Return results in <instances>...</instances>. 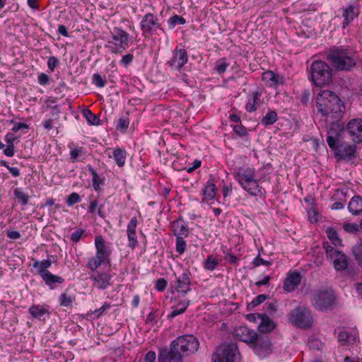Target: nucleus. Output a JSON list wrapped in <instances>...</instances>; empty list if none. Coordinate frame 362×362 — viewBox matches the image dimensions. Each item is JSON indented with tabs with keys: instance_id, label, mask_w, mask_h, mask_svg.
<instances>
[{
	"instance_id": "1",
	"label": "nucleus",
	"mask_w": 362,
	"mask_h": 362,
	"mask_svg": "<svg viewBox=\"0 0 362 362\" xmlns=\"http://www.w3.org/2000/svg\"><path fill=\"white\" fill-rule=\"evenodd\" d=\"M316 106L318 112L327 119H340L345 111V106L339 97L328 90H321L318 93Z\"/></svg>"
},
{
	"instance_id": "2",
	"label": "nucleus",
	"mask_w": 362,
	"mask_h": 362,
	"mask_svg": "<svg viewBox=\"0 0 362 362\" xmlns=\"http://www.w3.org/2000/svg\"><path fill=\"white\" fill-rule=\"evenodd\" d=\"M233 176L241 187L250 195L258 197L264 194V188L259 185L261 178L257 176L255 168H237L234 170Z\"/></svg>"
},
{
	"instance_id": "3",
	"label": "nucleus",
	"mask_w": 362,
	"mask_h": 362,
	"mask_svg": "<svg viewBox=\"0 0 362 362\" xmlns=\"http://www.w3.org/2000/svg\"><path fill=\"white\" fill-rule=\"evenodd\" d=\"M327 59L338 70H350L356 64L354 52L351 49L335 48L327 53Z\"/></svg>"
},
{
	"instance_id": "4",
	"label": "nucleus",
	"mask_w": 362,
	"mask_h": 362,
	"mask_svg": "<svg viewBox=\"0 0 362 362\" xmlns=\"http://www.w3.org/2000/svg\"><path fill=\"white\" fill-rule=\"evenodd\" d=\"M310 73L312 82L316 86L322 87L332 82V69L322 60H316L313 62L310 66Z\"/></svg>"
},
{
	"instance_id": "5",
	"label": "nucleus",
	"mask_w": 362,
	"mask_h": 362,
	"mask_svg": "<svg viewBox=\"0 0 362 362\" xmlns=\"http://www.w3.org/2000/svg\"><path fill=\"white\" fill-rule=\"evenodd\" d=\"M129 38V34L125 30L115 28L105 47L113 54H121L128 47Z\"/></svg>"
},
{
	"instance_id": "6",
	"label": "nucleus",
	"mask_w": 362,
	"mask_h": 362,
	"mask_svg": "<svg viewBox=\"0 0 362 362\" xmlns=\"http://www.w3.org/2000/svg\"><path fill=\"white\" fill-rule=\"evenodd\" d=\"M173 349L178 350L183 356L196 353L199 347L198 339L192 334H184L177 337L171 344Z\"/></svg>"
},
{
	"instance_id": "7",
	"label": "nucleus",
	"mask_w": 362,
	"mask_h": 362,
	"mask_svg": "<svg viewBox=\"0 0 362 362\" xmlns=\"http://www.w3.org/2000/svg\"><path fill=\"white\" fill-rule=\"evenodd\" d=\"M239 358L240 353L235 343L222 344L212 356L214 362H235Z\"/></svg>"
},
{
	"instance_id": "8",
	"label": "nucleus",
	"mask_w": 362,
	"mask_h": 362,
	"mask_svg": "<svg viewBox=\"0 0 362 362\" xmlns=\"http://www.w3.org/2000/svg\"><path fill=\"white\" fill-rule=\"evenodd\" d=\"M95 245L96 254L88 262V267L93 271L96 269L103 264L109 263L110 252L107 250L105 241L101 235L95 237Z\"/></svg>"
},
{
	"instance_id": "9",
	"label": "nucleus",
	"mask_w": 362,
	"mask_h": 362,
	"mask_svg": "<svg viewBox=\"0 0 362 362\" xmlns=\"http://www.w3.org/2000/svg\"><path fill=\"white\" fill-rule=\"evenodd\" d=\"M289 320L293 325L300 328H308L313 323L310 311L303 306H298L291 311Z\"/></svg>"
},
{
	"instance_id": "10",
	"label": "nucleus",
	"mask_w": 362,
	"mask_h": 362,
	"mask_svg": "<svg viewBox=\"0 0 362 362\" xmlns=\"http://www.w3.org/2000/svg\"><path fill=\"white\" fill-rule=\"evenodd\" d=\"M335 296L330 288H321L315 291L312 303L317 310L324 311L329 308L334 303Z\"/></svg>"
},
{
	"instance_id": "11",
	"label": "nucleus",
	"mask_w": 362,
	"mask_h": 362,
	"mask_svg": "<svg viewBox=\"0 0 362 362\" xmlns=\"http://www.w3.org/2000/svg\"><path fill=\"white\" fill-rule=\"evenodd\" d=\"M140 25L143 35L145 37L151 36L153 34L157 33L158 30L163 32V29L161 27L158 18L157 16L151 13H148L144 15L141 21Z\"/></svg>"
},
{
	"instance_id": "12",
	"label": "nucleus",
	"mask_w": 362,
	"mask_h": 362,
	"mask_svg": "<svg viewBox=\"0 0 362 362\" xmlns=\"http://www.w3.org/2000/svg\"><path fill=\"white\" fill-rule=\"evenodd\" d=\"M344 132V124L339 119H331V125L327 130V142L329 148L340 141V136Z\"/></svg>"
},
{
	"instance_id": "13",
	"label": "nucleus",
	"mask_w": 362,
	"mask_h": 362,
	"mask_svg": "<svg viewBox=\"0 0 362 362\" xmlns=\"http://www.w3.org/2000/svg\"><path fill=\"white\" fill-rule=\"evenodd\" d=\"M187 61L186 50L177 47L173 52L172 57L168 61L167 64L172 70L180 71Z\"/></svg>"
},
{
	"instance_id": "14",
	"label": "nucleus",
	"mask_w": 362,
	"mask_h": 362,
	"mask_svg": "<svg viewBox=\"0 0 362 362\" xmlns=\"http://www.w3.org/2000/svg\"><path fill=\"white\" fill-rule=\"evenodd\" d=\"M335 153L336 156L340 159L351 160L355 156L356 147L347 143H337L333 148H330Z\"/></svg>"
},
{
	"instance_id": "15",
	"label": "nucleus",
	"mask_w": 362,
	"mask_h": 362,
	"mask_svg": "<svg viewBox=\"0 0 362 362\" xmlns=\"http://www.w3.org/2000/svg\"><path fill=\"white\" fill-rule=\"evenodd\" d=\"M360 13V6L357 1H354L342 8V17L344 21L342 28H346L354 20L358 17Z\"/></svg>"
},
{
	"instance_id": "16",
	"label": "nucleus",
	"mask_w": 362,
	"mask_h": 362,
	"mask_svg": "<svg viewBox=\"0 0 362 362\" xmlns=\"http://www.w3.org/2000/svg\"><path fill=\"white\" fill-rule=\"evenodd\" d=\"M252 344L255 353L260 357L267 356L271 351V343L267 337L257 335Z\"/></svg>"
},
{
	"instance_id": "17",
	"label": "nucleus",
	"mask_w": 362,
	"mask_h": 362,
	"mask_svg": "<svg viewBox=\"0 0 362 362\" xmlns=\"http://www.w3.org/2000/svg\"><path fill=\"white\" fill-rule=\"evenodd\" d=\"M346 129L354 141L362 142V119H353L346 125Z\"/></svg>"
},
{
	"instance_id": "18",
	"label": "nucleus",
	"mask_w": 362,
	"mask_h": 362,
	"mask_svg": "<svg viewBox=\"0 0 362 362\" xmlns=\"http://www.w3.org/2000/svg\"><path fill=\"white\" fill-rule=\"evenodd\" d=\"M111 279V275L106 272L100 273L96 272L90 276L93 286L100 290H104L110 286Z\"/></svg>"
},
{
	"instance_id": "19",
	"label": "nucleus",
	"mask_w": 362,
	"mask_h": 362,
	"mask_svg": "<svg viewBox=\"0 0 362 362\" xmlns=\"http://www.w3.org/2000/svg\"><path fill=\"white\" fill-rule=\"evenodd\" d=\"M235 335L240 341L247 344H253L258 334L246 326H240L235 329Z\"/></svg>"
},
{
	"instance_id": "20",
	"label": "nucleus",
	"mask_w": 362,
	"mask_h": 362,
	"mask_svg": "<svg viewBox=\"0 0 362 362\" xmlns=\"http://www.w3.org/2000/svg\"><path fill=\"white\" fill-rule=\"evenodd\" d=\"M183 355L170 345L169 351L163 350L158 355V362H183Z\"/></svg>"
},
{
	"instance_id": "21",
	"label": "nucleus",
	"mask_w": 362,
	"mask_h": 362,
	"mask_svg": "<svg viewBox=\"0 0 362 362\" xmlns=\"http://www.w3.org/2000/svg\"><path fill=\"white\" fill-rule=\"evenodd\" d=\"M302 276L297 272H290L284 280V288L288 292H292L296 289L301 281Z\"/></svg>"
},
{
	"instance_id": "22",
	"label": "nucleus",
	"mask_w": 362,
	"mask_h": 362,
	"mask_svg": "<svg viewBox=\"0 0 362 362\" xmlns=\"http://www.w3.org/2000/svg\"><path fill=\"white\" fill-rule=\"evenodd\" d=\"M175 288L182 296L190 291V279L187 273H182L179 276H175Z\"/></svg>"
},
{
	"instance_id": "23",
	"label": "nucleus",
	"mask_w": 362,
	"mask_h": 362,
	"mask_svg": "<svg viewBox=\"0 0 362 362\" xmlns=\"http://www.w3.org/2000/svg\"><path fill=\"white\" fill-rule=\"evenodd\" d=\"M137 226V219L136 217L131 218L127 226V237L129 240V247L134 248L138 245L136 234V228Z\"/></svg>"
},
{
	"instance_id": "24",
	"label": "nucleus",
	"mask_w": 362,
	"mask_h": 362,
	"mask_svg": "<svg viewBox=\"0 0 362 362\" xmlns=\"http://www.w3.org/2000/svg\"><path fill=\"white\" fill-rule=\"evenodd\" d=\"M172 228L176 238H187L189 235L187 224L182 219H177L172 223Z\"/></svg>"
},
{
	"instance_id": "25",
	"label": "nucleus",
	"mask_w": 362,
	"mask_h": 362,
	"mask_svg": "<svg viewBox=\"0 0 362 362\" xmlns=\"http://www.w3.org/2000/svg\"><path fill=\"white\" fill-rule=\"evenodd\" d=\"M257 317L261 320L258 326V329L260 332L269 333L275 329L276 323L267 315H258Z\"/></svg>"
},
{
	"instance_id": "26",
	"label": "nucleus",
	"mask_w": 362,
	"mask_h": 362,
	"mask_svg": "<svg viewBox=\"0 0 362 362\" xmlns=\"http://www.w3.org/2000/svg\"><path fill=\"white\" fill-rule=\"evenodd\" d=\"M358 337V332L355 329L342 330L338 334L339 341L344 344H354Z\"/></svg>"
},
{
	"instance_id": "27",
	"label": "nucleus",
	"mask_w": 362,
	"mask_h": 362,
	"mask_svg": "<svg viewBox=\"0 0 362 362\" xmlns=\"http://www.w3.org/2000/svg\"><path fill=\"white\" fill-rule=\"evenodd\" d=\"M217 188L214 184L213 179H209L204 185L202 192L203 199L202 202L212 200L216 194Z\"/></svg>"
},
{
	"instance_id": "28",
	"label": "nucleus",
	"mask_w": 362,
	"mask_h": 362,
	"mask_svg": "<svg viewBox=\"0 0 362 362\" xmlns=\"http://www.w3.org/2000/svg\"><path fill=\"white\" fill-rule=\"evenodd\" d=\"M348 209L354 215H358L362 212V197L354 196L349 203Z\"/></svg>"
},
{
	"instance_id": "29",
	"label": "nucleus",
	"mask_w": 362,
	"mask_h": 362,
	"mask_svg": "<svg viewBox=\"0 0 362 362\" xmlns=\"http://www.w3.org/2000/svg\"><path fill=\"white\" fill-rule=\"evenodd\" d=\"M29 313L33 317L41 319L43 315L49 313V308L47 305H33L29 308Z\"/></svg>"
},
{
	"instance_id": "30",
	"label": "nucleus",
	"mask_w": 362,
	"mask_h": 362,
	"mask_svg": "<svg viewBox=\"0 0 362 362\" xmlns=\"http://www.w3.org/2000/svg\"><path fill=\"white\" fill-rule=\"evenodd\" d=\"M189 304V301L187 300H182L175 306L173 307L170 313L168 315V318H173L178 315L183 313Z\"/></svg>"
},
{
	"instance_id": "31",
	"label": "nucleus",
	"mask_w": 362,
	"mask_h": 362,
	"mask_svg": "<svg viewBox=\"0 0 362 362\" xmlns=\"http://www.w3.org/2000/svg\"><path fill=\"white\" fill-rule=\"evenodd\" d=\"M41 277L51 288H54L53 286L54 284H62L64 282V279L62 277L54 275L50 272Z\"/></svg>"
},
{
	"instance_id": "32",
	"label": "nucleus",
	"mask_w": 362,
	"mask_h": 362,
	"mask_svg": "<svg viewBox=\"0 0 362 362\" xmlns=\"http://www.w3.org/2000/svg\"><path fill=\"white\" fill-rule=\"evenodd\" d=\"M51 264L52 262L50 259H44L41 262L36 261L33 264V267L36 268L37 269L38 274L40 275V276H42L45 274L49 272L47 269L50 267Z\"/></svg>"
},
{
	"instance_id": "33",
	"label": "nucleus",
	"mask_w": 362,
	"mask_h": 362,
	"mask_svg": "<svg viewBox=\"0 0 362 362\" xmlns=\"http://www.w3.org/2000/svg\"><path fill=\"white\" fill-rule=\"evenodd\" d=\"M260 96L261 94L259 92L256 91L252 93V97L248 100L245 107L248 112H253L257 110V105L260 102Z\"/></svg>"
},
{
	"instance_id": "34",
	"label": "nucleus",
	"mask_w": 362,
	"mask_h": 362,
	"mask_svg": "<svg viewBox=\"0 0 362 362\" xmlns=\"http://www.w3.org/2000/svg\"><path fill=\"white\" fill-rule=\"evenodd\" d=\"M112 157L119 167H122L125 164L126 151L122 148H116L112 151Z\"/></svg>"
},
{
	"instance_id": "35",
	"label": "nucleus",
	"mask_w": 362,
	"mask_h": 362,
	"mask_svg": "<svg viewBox=\"0 0 362 362\" xmlns=\"http://www.w3.org/2000/svg\"><path fill=\"white\" fill-rule=\"evenodd\" d=\"M334 267L337 270H344L348 267L347 257L344 254L341 253L333 260Z\"/></svg>"
},
{
	"instance_id": "36",
	"label": "nucleus",
	"mask_w": 362,
	"mask_h": 362,
	"mask_svg": "<svg viewBox=\"0 0 362 362\" xmlns=\"http://www.w3.org/2000/svg\"><path fill=\"white\" fill-rule=\"evenodd\" d=\"M262 79L266 83H269V86H275L279 83L280 77L276 75L273 71H268L262 74Z\"/></svg>"
},
{
	"instance_id": "37",
	"label": "nucleus",
	"mask_w": 362,
	"mask_h": 362,
	"mask_svg": "<svg viewBox=\"0 0 362 362\" xmlns=\"http://www.w3.org/2000/svg\"><path fill=\"white\" fill-rule=\"evenodd\" d=\"M277 120V114L275 111H269L262 119L264 125H272Z\"/></svg>"
},
{
	"instance_id": "38",
	"label": "nucleus",
	"mask_w": 362,
	"mask_h": 362,
	"mask_svg": "<svg viewBox=\"0 0 362 362\" xmlns=\"http://www.w3.org/2000/svg\"><path fill=\"white\" fill-rule=\"evenodd\" d=\"M327 235L328 238L332 242L334 245H341V240L338 237V233L337 230L332 228H329L327 229Z\"/></svg>"
},
{
	"instance_id": "39",
	"label": "nucleus",
	"mask_w": 362,
	"mask_h": 362,
	"mask_svg": "<svg viewBox=\"0 0 362 362\" xmlns=\"http://www.w3.org/2000/svg\"><path fill=\"white\" fill-rule=\"evenodd\" d=\"M82 114L89 124L95 125L98 124V119L90 110H83Z\"/></svg>"
},
{
	"instance_id": "40",
	"label": "nucleus",
	"mask_w": 362,
	"mask_h": 362,
	"mask_svg": "<svg viewBox=\"0 0 362 362\" xmlns=\"http://www.w3.org/2000/svg\"><path fill=\"white\" fill-rule=\"evenodd\" d=\"M10 123L11 124H13V127H12V131L14 132V133H16L18 132V131H22L23 132V134H25V132H28V129H29V126L28 124H25V123H23V122H16L13 119H11L10 121Z\"/></svg>"
},
{
	"instance_id": "41",
	"label": "nucleus",
	"mask_w": 362,
	"mask_h": 362,
	"mask_svg": "<svg viewBox=\"0 0 362 362\" xmlns=\"http://www.w3.org/2000/svg\"><path fill=\"white\" fill-rule=\"evenodd\" d=\"M218 265V260L212 255L208 256L207 259L204 262V267L206 270L213 271L216 269Z\"/></svg>"
},
{
	"instance_id": "42",
	"label": "nucleus",
	"mask_w": 362,
	"mask_h": 362,
	"mask_svg": "<svg viewBox=\"0 0 362 362\" xmlns=\"http://www.w3.org/2000/svg\"><path fill=\"white\" fill-rule=\"evenodd\" d=\"M14 195L22 205H26L28 204L29 196L28 194L22 192L20 189L17 188L14 190Z\"/></svg>"
},
{
	"instance_id": "43",
	"label": "nucleus",
	"mask_w": 362,
	"mask_h": 362,
	"mask_svg": "<svg viewBox=\"0 0 362 362\" xmlns=\"http://www.w3.org/2000/svg\"><path fill=\"white\" fill-rule=\"evenodd\" d=\"M185 19L178 15H175L170 18L168 20L169 27L171 29L174 28L177 24L183 25L185 23Z\"/></svg>"
},
{
	"instance_id": "44",
	"label": "nucleus",
	"mask_w": 362,
	"mask_h": 362,
	"mask_svg": "<svg viewBox=\"0 0 362 362\" xmlns=\"http://www.w3.org/2000/svg\"><path fill=\"white\" fill-rule=\"evenodd\" d=\"M185 238H176V247L175 250L177 253L182 255L186 250V241L184 240Z\"/></svg>"
},
{
	"instance_id": "45",
	"label": "nucleus",
	"mask_w": 362,
	"mask_h": 362,
	"mask_svg": "<svg viewBox=\"0 0 362 362\" xmlns=\"http://www.w3.org/2000/svg\"><path fill=\"white\" fill-rule=\"evenodd\" d=\"M129 124V119L127 116L121 117L117 122L116 129L119 131H124L127 129Z\"/></svg>"
},
{
	"instance_id": "46",
	"label": "nucleus",
	"mask_w": 362,
	"mask_h": 362,
	"mask_svg": "<svg viewBox=\"0 0 362 362\" xmlns=\"http://www.w3.org/2000/svg\"><path fill=\"white\" fill-rule=\"evenodd\" d=\"M353 252L359 265L362 267V243L356 245L353 248Z\"/></svg>"
},
{
	"instance_id": "47",
	"label": "nucleus",
	"mask_w": 362,
	"mask_h": 362,
	"mask_svg": "<svg viewBox=\"0 0 362 362\" xmlns=\"http://www.w3.org/2000/svg\"><path fill=\"white\" fill-rule=\"evenodd\" d=\"M325 249L327 253V255L333 261L334 259L337 257L338 255H339L341 252L338 251L334 247L329 245L328 244H326L325 245Z\"/></svg>"
},
{
	"instance_id": "48",
	"label": "nucleus",
	"mask_w": 362,
	"mask_h": 362,
	"mask_svg": "<svg viewBox=\"0 0 362 362\" xmlns=\"http://www.w3.org/2000/svg\"><path fill=\"white\" fill-rule=\"evenodd\" d=\"M74 298L72 296H68L62 293L59 297L60 305L64 307H69L71 305Z\"/></svg>"
},
{
	"instance_id": "49",
	"label": "nucleus",
	"mask_w": 362,
	"mask_h": 362,
	"mask_svg": "<svg viewBox=\"0 0 362 362\" xmlns=\"http://www.w3.org/2000/svg\"><path fill=\"white\" fill-rule=\"evenodd\" d=\"M228 64L226 62V59L225 58L221 59L217 61L216 64V71L219 74H223L227 67L228 66Z\"/></svg>"
},
{
	"instance_id": "50",
	"label": "nucleus",
	"mask_w": 362,
	"mask_h": 362,
	"mask_svg": "<svg viewBox=\"0 0 362 362\" xmlns=\"http://www.w3.org/2000/svg\"><path fill=\"white\" fill-rule=\"evenodd\" d=\"M80 201V196L76 192L71 193L66 200V204L69 206H73L74 204L78 203Z\"/></svg>"
},
{
	"instance_id": "51",
	"label": "nucleus",
	"mask_w": 362,
	"mask_h": 362,
	"mask_svg": "<svg viewBox=\"0 0 362 362\" xmlns=\"http://www.w3.org/2000/svg\"><path fill=\"white\" fill-rule=\"evenodd\" d=\"M90 171L93 175V185L95 190H98L100 187V178L97 173L92 168H90Z\"/></svg>"
},
{
	"instance_id": "52",
	"label": "nucleus",
	"mask_w": 362,
	"mask_h": 362,
	"mask_svg": "<svg viewBox=\"0 0 362 362\" xmlns=\"http://www.w3.org/2000/svg\"><path fill=\"white\" fill-rule=\"evenodd\" d=\"M267 298V296L264 294H260L258 295L256 298H255L250 303V305L252 308H255L259 305H260L262 303H263Z\"/></svg>"
},
{
	"instance_id": "53",
	"label": "nucleus",
	"mask_w": 362,
	"mask_h": 362,
	"mask_svg": "<svg viewBox=\"0 0 362 362\" xmlns=\"http://www.w3.org/2000/svg\"><path fill=\"white\" fill-rule=\"evenodd\" d=\"M93 82L97 87H99V88H103L105 86V81L102 78L100 75H99L98 74H93Z\"/></svg>"
},
{
	"instance_id": "54",
	"label": "nucleus",
	"mask_w": 362,
	"mask_h": 362,
	"mask_svg": "<svg viewBox=\"0 0 362 362\" xmlns=\"http://www.w3.org/2000/svg\"><path fill=\"white\" fill-rule=\"evenodd\" d=\"M110 308V305L107 303H104V304L98 309L95 310L93 314L95 317H99L101 316L104 312L108 310Z\"/></svg>"
},
{
	"instance_id": "55",
	"label": "nucleus",
	"mask_w": 362,
	"mask_h": 362,
	"mask_svg": "<svg viewBox=\"0 0 362 362\" xmlns=\"http://www.w3.org/2000/svg\"><path fill=\"white\" fill-rule=\"evenodd\" d=\"M84 233L83 230H78L72 233L71 235V240L74 243H77L81 238L83 234Z\"/></svg>"
},
{
	"instance_id": "56",
	"label": "nucleus",
	"mask_w": 362,
	"mask_h": 362,
	"mask_svg": "<svg viewBox=\"0 0 362 362\" xmlns=\"http://www.w3.org/2000/svg\"><path fill=\"white\" fill-rule=\"evenodd\" d=\"M37 79H38V83L40 85L45 86L49 81V76L45 73H41L39 74Z\"/></svg>"
},
{
	"instance_id": "57",
	"label": "nucleus",
	"mask_w": 362,
	"mask_h": 362,
	"mask_svg": "<svg viewBox=\"0 0 362 362\" xmlns=\"http://www.w3.org/2000/svg\"><path fill=\"white\" fill-rule=\"evenodd\" d=\"M224 259L230 263L236 264L238 262V258L233 254L228 253L224 256Z\"/></svg>"
},
{
	"instance_id": "58",
	"label": "nucleus",
	"mask_w": 362,
	"mask_h": 362,
	"mask_svg": "<svg viewBox=\"0 0 362 362\" xmlns=\"http://www.w3.org/2000/svg\"><path fill=\"white\" fill-rule=\"evenodd\" d=\"M344 229L349 233H355L358 230V226L356 223H346L344 225Z\"/></svg>"
},
{
	"instance_id": "59",
	"label": "nucleus",
	"mask_w": 362,
	"mask_h": 362,
	"mask_svg": "<svg viewBox=\"0 0 362 362\" xmlns=\"http://www.w3.org/2000/svg\"><path fill=\"white\" fill-rule=\"evenodd\" d=\"M166 286L167 281L163 278L158 279L156 284V288L159 291H163L165 288Z\"/></svg>"
},
{
	"instance_id": "60",
	"label": "nucleus",
	"mask_w": 362,
	"mask_h": 362,
	"mask_svg": "<svg viewBox=\"0 0 362 362\" xmlns=\"http://www.w3.org/2000/svg\"><path fill=\"white\" fill-rule=\"evenodd\" d=\"M271 263L268 261L264 260L259 255H258L257 257H255L253 260V264L255 267H259L260 265H269Z\"/></svg>"
},
{
	"instance_id": "61",
	"label": "nucleus",
	"mask_w": 362,
	"mask_h": 362,
	"mask_svg": "<svg viewBox=\"0 0 362 362\" xmlns=\"http://www.w3.org/2000/svg\"><path fill=\"white\" fill-rule=\"evenodd\" d=\"M18 136H16L14 135V133H12V132H8L6 136H5V141L7 144V145L8 144H14V141L15 140H16L18 139Z\"/></svg>"
},
{
	"instance_id": "62",
	"label": "nucleus",
	"mask_w": 362,
	"mask_h": 362,
	"mask_svg": "<svg viewBox=\"0 0 362 362\" xmlns=\"http://www.w3.org/2000/svg\"><path fill=\"white\" fill-rule=\"evenodd\" d=\"M58 62L59 61L55 57H50L47 61V66L49 69L53 71Z\"/></svg>"
},
{
	"instance_id": "63",
	"label": "nucleus",
	"mask_w": 362,
	"mask_h": 362,
	"mask_svg": "<svg viewBox=\"0 0 362 362\" xmlns=\"http://www.w3.org/2000/svg\"><path fill=\"white\" fill-rule=\"evenodd\" d=\"M4 153L8 157H12L15 153L14 144L7 145L6 148L4 151Z\"/></svg>"
},
{
	"instance_id": "64",
	"label": "nucleus",
	"mask_w": 362,
	"mask_h": 362,
	"mask_svg": "<svg viewBox=\"0 0 362 362\" xmlns=\"http://www.w3.org/2000/svg\"><path fill=\"white\" fill-rule=\"evenodd\" d=\"M156 358V355L154 351H148L144 357V362H155Z\"/></svg>"
}]
</instances>
